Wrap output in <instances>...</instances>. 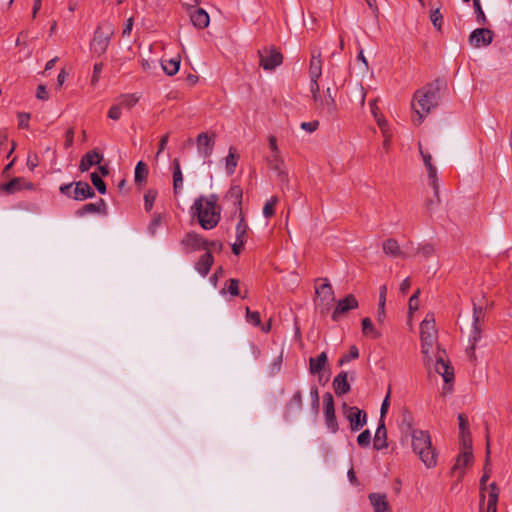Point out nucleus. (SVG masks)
I'll use <instances>...</instances> for the list:
<instances>
[{
  "label": "nucleus",
  "instance_id": "f257e3e1",
  "mask_svg": "<svg viewBox=\"0 0 512 512\" xmlns=\"http://www.w3.org/2000/svg\"><path fill=\"white\" fill-rule=\"evenodd\" d=\"M221 211L222 209L218 205V196L216 194L199 196L190 208L191 216L205 230H211L219 224Z\"/></svg>",
  "mask_w": 512,
  "mask_h": 512
},
{
  "label": "nucleus",
  "instance_id": "f03ea898",
  "mask_svg": "<svg viewBox=\"0 0 512 512\" xmlns=\"http://www.w3.org/2000/svg\"><path fill=\"white\" fill-rule=\"evenodd\" d=\"M439 90L440 81L436 80L415 92L411 105L413 111L417 115V119H414V122L417 125H420L431 109L437 106Z\"/></svg>",
  "mask_w": 512,
  "mask_h": 512
},
{
  "label": "nucleus",
  "instance_id": "7ed1b4c3",
  "mask_svg": "<svg viewBox=\"0 0 512 512\" xmlns=\"http://www.w3.org/2000/svg\"><path fill=\"white\" fill-rule=\"evenodd\" d=\"M411 441L413 452L430 469L437 465V452L432 445L431 437L428 431L412 430Z\"/></svg>",
  "mask_w": 512,
  "mask_h": 512
},
{
  "label": "nucleus",
  "instance_id": "20e7f679",
  "mask_svg": "<svg viewBox=\"0 0 512 512\" xmlns=\"http://www.w3.org/2000/svg\"><path fill=\"white\" fill-rule=\"evenodd\" d=\"M421 352L428 362L432 361L434 344L437 341V330L433 315L427 314L420 324Z\"/></svg>",
  "mask_w": 512,
  "mask_h": 512
},
{
  "label": "nucleus",
  "instance_id": "39448f33",
  "mask_svg": "<svg viewBox=\"0 0 512 512\" xmlns=\"http://www.w3.org/2000/svg\"><path fill=\"white\" fill-rule=\"evenodd\" d=\"M113 34L114 26L108 21L101 22L96 28L91 40V52L98 56L103 55L109 47Z\"/></svg>",
  "mask_w": 512,
  "mask_h": 512
},
{
  "label": "nucleus",
  "instance_id": "423d86ee",
  "mask_svg": "<svg viewBox=\"0 0 512 512\" xmlns=\"http://www.w3.org/2000/svg\"><path fill=\"white\" fill-rule=\"evenodd\" d=\"M315 288L316 299L315 307L321 314H326L330 311L333 303L335 302L334 291L331 284L327 279Z\"/></svg>",
  "mask_w": 512,
  "mask_h": 512
},
{
  "label": "nucleus",
  "instance_id": "0eeeda50",
  "mask_svg": "<svg viewBox=\"0 0 512 512\" xmlns=\"http://www.w3.org/2000/svg\"><path fill=\"white\" fill-rule=\"evenodd\" d=\"M324 401V419L325 424L328 430L335 434L337 433L339 427L338 422L335 415V407H334V399L330 392H326L323 395Z\"/></svg>",
  "mask_w": 512,
  "mask_h": 512
},
{
  "label": "nucleus",
  "instance_id": "6e6552de",
  "mask_svg": "<svg viewBox=\"0 0 512 512\" xmlns=\"http://www.w3.org/2000/svg\"><path fill=\"white\" fill-rule=\"evenodd\" d=\"M484 322V311L482 307L473 306V322L469 335V344H477L482 337V324Z\"/></svg>",
  "mask_w": 512,
  "mask_h": 512
},
{
  "label": "nucleus",
  "instance_id": "1a4fd4ad",
  "mask_svg": "<svg viewBox=\"0 0 512 512\" xmlns=\"http://www.w3.org/2000/svg\"><path fill=\"white\" fill-rule=\"evenodd\" d=\"M186 252L208 249V240L194 231L188 232L181 240Z\"/></svg>",
  "mask_w": 512,
  "mask_h": 512
},
{
  "label": "nucleus",
  "instance_id": "9d476101",
  "mask_svg": "<svg viewBox=\"0 0 512 512\" xmlns=\"http://www.w3.org/2000/svg\"><path fill=\"white\" fill-rule=\"evenodd\" d=\"M260 66L264 70H273L282 63L283 57L276 49L259 51Z\"/></svg>",
  "mask_w": 512,
  "mask_h": 512
},
{
  "label": "nucleus",
  "instance_id": "9b49d317",
  "mask_svg": "<svg viewBox=\"0 0 512 512\" xmlns=\"http://www.w3.org/2000/svg\"><path fill=\"white\" fill-rule=\"evenodd\" d=\"M196 143L199 155L206 159L213 153L215 146V135H209L206 132H202L197 136Z\"/></svg>",
  "mask_w": 512,
  "mask_h": 512
},
{
  "label": "nucleus",
  "instance_id": "f8f14e48",
  "mask_svg": "<svg viewBox=\"0 0 512 512\" xmlns=\"http://www.w3.org/2000/svg\"><path fill=\"white\" fill-rule=\"evenodd\" d=\"M267 164L271 170L277 173L281 183H288V173L280 152L270 153V155L267 156Z\"/></svg>",
  "mask_w": 512,
  "mask_h": 512
},
{
  "label": "nucleus",
  "instance_id": "ddd939ff",
  "mask_svg": "<svg viewBox=\"0 0 512 512\" xmlns=\"http://www.w3.org/2000/svg\"><path fill=\"white\" fill-rule=\"evenodd\" d=\"M344 408L346 409L345 414H346L347 419L350 422L351 430L352 431L360 430L366 424V421H367L366 413L355 406L348 407L345 404Z\"/></svg>",
  "mask_w": 512,
  "mask_h": 512
},
{
  "label": "nucleus",
  "instance_id": "4468645a",
  "mask_svg": "<svg viewBox=\"0 0 512 512\" xmlns=\"http://www.w3.org/2000/svg\"><path fill=\"white\" fill-rule=\"evenodd\" d=\"M493 40V32L487 28H477L469 36V44L474 48L488 46Z\"/></svg>",
  "mask_w": 512,
  "mask_h": 512
},
{
  "label": "nucleus",
  "instance_id": "2eb2a0df",
  "mask_svg": "<svg viewBox=\"0 0 512 512\" xmlns=\"http://www.w3.org/2000/svg\"><path fill=\"white\" fill-rule=\"evenodd\" d=\"M357 307V299L352 294H350L346 296L344 299L339 300L337 302V305L332 313V319L334 321H337L342 314L347 313L350 310L356 309Z\"/></svg>",
  "mask_w": 512,
  "mask_h": 512
},
{
  "label": "nucleus",
  "instance_id": "dca6fc26",
  "mask_svg": "<svg viewBox=\"0 0 512 512\" xmlns=\"http://www.w3.org/2000/svg\"><path fill=\"white\" fill-rule=\"evenodd\" d=\"M303 406V396L300 390L295 391L293 396L285 405L284 418L288 419L293 415L299 414Z\"/></svg>",
  "mask_w": 512,
  "mask_h": 512
},
{
  "label": "nucleus",
  "instance_id": "f3484780",
  "mask_svg": "<svg viewBox=\"0 0 512 512\" xmlns=\"http://www.w3.org/2000/svg\"><path fill=\"white\" fill-rule=\"evenodd\" d=\"M435 370L443 377L446 383L454 378L453 368L449 364V361L445 360L440 353L436 356Z\"/></svg>",
  "mask_w": 512,
  "mask_h": 512
},
{
  "label": "nucleus",
  "instance_id": "a211bd4d",
  "mask_svg": "<svg viewBox=\"0 0 512 512\" xmlns=\"http://www.w3.org/2000/svg\"><path fill=\"white\" fill-rule=\"evenodd\" d=\"M103 160V155L97 150H91L82 156L79 164L81 172L88 171L92 166L99 164Z\"/></svg>",
  "mask_w": 512,
  "mask_h": 512
},
{
  "label": "nucleus",
  "instance_id": "6ab92c4d",
  "mask_svg": "<svg viewBox=\"0 0 512 512\" xmlns=\"http://www.w3.org/2000/svg\"><path fill=\"white\" fill-rule=\"evenodd\" d=\"M95 196V192L92 187L84 181L75 182L73 190V199L77 201H83L88 198Z\"/></svg>",
  "mask_w": 512,
  "mask_h": 512
},
{
  "label": "nucleus",
  "instance_id": "aec40b11",
  "mask_svg": "<svg viewBox=\"0 0 512 512\" xmlns=\"http://www.w3.org/2000/svg\"><path fill=\"white\" fill-rule=\"evenodd\" d=\"M192 24L198 29L206 28L210 23V17L203 8H196L190 12Z\"/></svg>",
  "mask_w": 512,
  "mask_h": 512
},
{
  "label": "nucleus",
  "instance_id": "412c9836",
  "mask_svg": "<svg viewBox=\"0 0 512 512\" xmlns=\"http://www.w3.org/2000/svg\"><path fill=\"white\" fill-rule=\"evenodd\" d=\"M93 213H101L104 215L107 214V205L102 198H100L95 203L85 204L81 209H79L76 212V214L78 216H84L86 214H93Z\"/></svg>",
  "mask_w": 512,
  "mask_h": 512
},
{
  "label": "nucleus",
  "instance_id": "4be33fe9",
  "mask_svg": "<svg viewBox=\"0 0 512 512\" xmlns=\"http://www.w3.org/2000/svg\"><path fill=\"white\" fill-rule=\"evenodd\" d=\"M213 262L214 258L212 256V252L211 250H207L195 264V269L201 276L205 277L208 275Z\"/></svg>",
  "mask_w": 512,
  "mask_h": 512
},
{
  "label": "nucleus",
  "instance_id": "5701e85b",
  "mask_svg": "<svg viewBox=\"0 0 512 512\" xmlns=\"http://www.w3.org/2000/svg\"><path fill=\"white\" fill-rule=\"evenodd\" d=\"M333 388H334V391L336 393V395L338 396H342L344 394H347L350 389H351V386L350 384L348 383V380H347V372L345 371H341L333 380Z\"/></svg>",
  "mask_w": 512,
  "mask_h": 512
},
{
  "label": "nucleus",
  "instance_id": "b1692460",
  "mask_svg": "<svg viewBox=\"0 0 512 512\" xmlns=\"http://www.w3.org/2000/svg\"><path fill=\"white\" fill-rule=\"evenodd\" d=\"M374 448L376 450H382L388 446L387 444V431L384 420L379 421V425L374 435Z\"/></svg>",
  "mask_w": 512,
  "mask_h": 512
},
{
  "label": "nucleus",
  "instance_id": "393cba45",
  "mask_svg": "<svg viewBox=\"0 0 512 512\" xmlns=\"http://www.w3.org/2000/svg\"><path fill=\"white\" fill-rule=\"evenodd\" d=\"M369 500L373 506L374 512H390L389 504L385 494L371 493L369 495Z\"/></svg>",
  "mask_w": 512,
  "mask_h": 512
},
{
  "label": "nucleus",
  "instance_id": "a878e982",
  "mask_svg": "<svg viewBox=\"0 0 512 512\" xmlns=\"http://www.w3.org/2000/svg\"><path fill=\"white\" fill-rule=\"evenodd\" d=\"M328 356L326 352L320 353L317 357L309 359V372L313 375L319 374L327 365Z\"/></svg>",
  "mask_w": 512,
  "mask_h": 512
},
{
  "label": "nucleus",
  "instance_id": "bb28decb",
  "mask_svg": "<svg viewBox=\"0 0 512 512\" xmlns=\"http://www.w3.org/2000/svg\"><path fill=\"white\" fill-rule=\"evenodd\" d=\"M322 75V61L320 52H313L309 66L310 79H319Z\"/></svg>",
  "mask_w": 512,
  "mask_h": 512
},
{
  "label": "nucleus",
  "instance_id": "cd10ccee",
  "mask_svg": "<svg viewBox=\"0 0 512 512\" xmlns=\"http://www.w3.org/2000/svg\"><path fill=\"white\" fill-rule=\"evenodd\" d=\"M183 187V174L179 160L176 158L173 160V189L174 193L177 194Z\"/></svg>",
  "mask_w": 512,
  "mask_h": 512
},
{
  "label": "nucleus",
  "instance_id": "c85d7f7f",
  "mask_svg": "<svg viewBox=\"0 0 512 512\" xmlns=\"http://www.w3.org/2000/svg\"><path fill=\"white\" fill-rule=\"evenodd\" d=\"M161 66L163 71L169 75L173 76L179 71L180 67V58L179 57H173L170 59H162Z\"/></svg>",
  "mask_w": 512,
  "mask_h": 512
},
{
  "label": "nucleus",
  "instance_id": "c756f323",
  "mask_svg": "<svg viewBox=\"0 0 512 512\" xmlns=\"http://www.w3.org/2000/svg\"><path fill=\"white\" fill-rule=\"evenodd\" d=\"M239 155L234 147L229 148L228 155L225 157V169L228 175H232L237 167Z\"/></svg>",
  "mask_w": 512,
  "mask_h": 512
},
{
  "label": "nucleus",
  "instance_id": "7c9ffc66",
  "mask_svg": "<svg viewBox=\"0 0 512 512\" xmlns=\"http://www.w3.org/2000/svg\"><path fill=\"white\" fill-rule=\"evenodd\" d=\"M361 325L364 336L371 339H378L381 336V333L375 328L370 318L362 319Z\"/></svg>",
  "mask_w": 512,
  "mask_h": 512
},
{
  "label": "nucleus",
  "instance_id": "2f4dec72",
  "mask_svg": "<svg viewBox=\"0 0 512 512\" xmlns=\"http://www.w3.org/2000/svg\"><path fill=\"white\" fill-rule=\"evenodd\" d=\"M140 97L133 94H121L116 100L117 104L120 105L121 108L131 109L133 108L139 101Z\"/></svg>",
  "mask_w": 512,
  "mask_h": 512
},
{
  "label": "nucleus",
  "instance_id": "473e14b6",
  "mask_svg": "<svg viewBox=\"0 0 512 512\" xmlns=\"http://www.w3.org/2000/svg\"><path fill=\"white\" fill-rule=\"evenodd\" d=\"M383 251L385 254L390 255L392 257H399L403 255L398 242L392 238L384 241Z\"/></svg>",
  "mask_w": 512,
  "mask_h": 512
},
{
  "label": "nucleus",
  "instance_id": "72a5a7b5",
  "mask_svg": "<svg viewBox=\"0 0 512 512\" xmlns=\"http://www.w3.org/2000/svg\"><path fill=\"white\" fill-rule=\"evenodd\" d=\"M248 225L240 212V218L236 225V241L246 243L247 241Z\"/></svg>",
  "mask_w": 512,
  "mask_h": 512
},
{
  "label": "nucleus",
  "instance_id": "f704fd0d",
  "mask_svg": "<svg viewBox=\"0 0 512 512\" xmlns=\"http://www.w3.org/2000/svg\"><path fill=\"white\" fill-rule=\"evenodd\" d=\"M24 179L20 177L13 178L9 182L3 184L1 189L5 192L12 194L17 191H20L24 187Z\"/></svg>",
  "mask_w": 512,
  "mask_h": 512
},
{
  "label": "nucleus",
  "instance_id": "c9c22d12",
  "mask_svg": "<svg viewBox=\"0 0 512 512\" xmlns=\"http://www.w3.org/2000/svg\"><path fill=\"white\" fill-rule=\"evenodd\" d=\"M147 176H148L147 165L144 162L139 161L135 167V174H134L135 183L141 184V183L145 182L147 179Z\"/></svg>",
  "mask_w": 512,
  "mask_h": 512
},
{
  "label": "nucleus",
  "instance_id": "e433bc0d",
  "mask_svg": "<svg viewBox=\"0 0 512 512\" xmlns=\"http://www.w3.org/2000/svg\"><path fill=\"white\" fill-rule=\"evenodd\" d=\"M243 191L239 185H233L230 187L226 197L234 202L237 208H240Z\"/></svg>",
  "mask_w": 512,
  "mask_h": 512
},
{
  "label": "nucleus",
  "instance_id": "4c0bfd02",
  "mask_svg": "<svg viewBox=\"0 0 512 512\" xmlns=\"http://www.w3.org/2000/svg\"><path fill=\"white\" fill-rule=\"evenodd\" d=\"M473 458L472 451L462 452L457 457L456 463L453 467L454 470L464 468L467 466Z\"/></svg>",
  "mask_w": 512,
  "mask_h": 512
},
{
  "label": "nucleus",
  "instance_id": "58836bf2",
  "mask_svg": "<svg viewBox=\"0 0 512 512\" xmlns=\"http://www.w3.org/2000/svg\"><path fill=\"white\" fill-rule=\"evenodd\" d=\"M278 202V198L276 196L271 197L267 202L265 203L263 207V215L265 218H269L274 215L275 213V206Z\"/></svg>",
  "mask_w": 512,
  "mask_h": 512
},
{
  "label": "nucleus",
  "instance_id": "ea45409f",
  "mask_svg": "<svg viewBox=\"0 0 512 512\" xmlns=\"http://www.w3.org/2000/svg\"><path fill=\"white\" fill-rule=\"evenodd\" d=\"M324 104H325V107L327 108V111L329 114H333L336 111V101H335V98L331 94L330 88H327V90H326Z\"/></svg>",
  "mask_w": 512,
  "mask_h": 512
},
{
  "label": "nucleus",
  "instance_id": "a19ab883",
  "mask_svg": "<svg viewBox=\"0 0 512 512\" xmlns=\"http://www.w3.org/2000/svg\"><path fill=\"white\" fill-rule=\"evenodd\" d=\"M156 197H157V192L155 190H148L145 193L144 207L147 212H149L153 208Z\"/></svg>",
  "mask_w": 512,
  "mask_h": 512
},
{
  "label": "nucleus",
  "instance_id": "79ce46f5",
  "mask_svg": "<svg viewBox=\"0 0 512 512\" xmlns=\"http://www.w3.org/2000/svg\"><path fill=\"white\" fill-rule=\"evenodd\" d=\"M91 182L100 194L106 193V184L96 172L91 174Z\"/></svg>",
  "mask_w": 512,
  "mask_h": 512
},
{
  "label": "nucleus",
  "instance_id": "37998d69",
  "mask_svg": "<svg viewBox=\"0 0 512 512\" xmlns=\"http://www.w3.org/2000/svg\"><path fill=\"white\" fill-rule=\"evenodd\" d=\"M473 7L476 14V19L479 24H485L487 22L485 13L481 7L480 0H473Z\"/></svg>",
  "mask_w": 512,
  "mask_h": 512
},
{
  "label": "nucleus",
  "instance_id": "c03bdc74",
  "mask_svg": "<svg viewBox=\"0 0 512 512\" xmlns=\"http://www.w3.org/2000/svg\"><path fill=\"white\" fill-rule=\"evenodd\" d=\"M246 320L254 326H260L261 324L259 312L251 311L248 307L246 308Z\"/></svg>",
  "mask_w": 512,
  "mask_h": 512
},
{
  "label": "nucleus",
  "instance_id": "a18cd8bd",
  "mask_svg": "<svg viewBox=\"0 0 512 512\" xmlns=\"http://www.w3.org/2000/svg\"><path fill=\"white\" fill-rule=\"evenodd\" d=\"M462 452L472 451V439L470 433L460 434Z\"/></svg>",
  "mask_w": 512,
  "mask_h": 512
},
{
  "label": "nucleus",
  "instance_id": "49530a36",
  "mask_svg": "<svg viewBox=\"0 0 512 512\" xmlns=\"http://www.w3.org/2000/svg\"><path fill=\"white\" fill-rule=\"evenodd\" d=\"M442 14L440 13L439 9L431 10L430 12V20L433 24V26L440 30L442 26Z\"/></svg>",
  "mask_w": 512,
  "mask_h": 512
},
{
  "label": "nucleus",
  "instance_id": "de8ad7c7",
  "mask_svg": "<svg viewBox=\"0 0 512 512\" xmlns=\"http://www.w3.org/2000/svg\"><path fill=\"white\" fill-rule=\"evenodd\" d=\"M371 442V433L369 430H364L357 437V443L361 447H367Z\"/></svg>",
  "mask_w": 512,
  "mask_h": 512
},
{
  "label": "nucleus",
  "instance_id": "09e8293b",
  "mask_svg": "<svg viewBox=\"0 0 512 512\" xmlns=\"http://www.w3.org/2000/svg\"><path fill=\"white\" fill-rule=\"evenodd\" d=\"M412 416L410 414L409 411L405 410L403 411V414H402V423H401V428L404 430L406 429V431H412L414 430L412 428Z\"/></svg>",
  "mask_w": 512,
  "mask_h": 512
},
{
  "label": "nucleus",
  "instance_id": "8fccbe9b",
  "mask_svg": "<svg viewBox=\"0 0 512 512\" xmlns=\"http://www.w3.org/2000/svg\"><path fill=\"white\" fill-rule=\"evenodd\" d=\"M359 357V350L356 346H351L349 353L347 355H344L340 359V364L348 363L349 361L356 359Z\"/></svg>",
  "mask_w": 512,
  "mask_h": 512
},
{
  "label": "nucleus",
  "instance_id": "3c124183",
  "mask_svg": "<svg viewBox=\"0 0 512 512\" xmlns=\"http://www.w3.org/2000/svg\"><path fill=\"white\" fill-rule=\"evenodd\" d=\"M227 291L232 296H239L240 295L239 281L237 279H234V278L229 279L228 280V285H227Z\"/></svg>",
  "mask_w": 512,
  "mask_h": 512
},
{
  "label": "nucleus",
  "instance_id": "603ef678",
  "mask_svg": "<svg viewBox=\"0 0 512 512\" xmlns=\"http://www.w3.org/2000/svg\"><path fill=\"white\" fill-rule=\"evenodd\" d=\"M419 294H420V290L418 289L414 292V294L409 299L408 307H409L410 313H413L419 307Z\"/></svg>",
  "mask_w": 512,
  "mask_h": 512
},
{
  "label": "nucleus",
  "instance_id": "864d4df0",
  "mask_svg": "<svg viewBox=\"0 0 512 512\" xmlns=\"http://www.w3.org/2000/svg\"><path fill=\"white\" fill-rule=\"evenodd\" d=\"M18 117V126L22 129H27L29 127L30 114L25 112H20L17 115Z\"/></svg>",
  "mask_w": 512,
  "mask_h": 512
},
{
  "label": "nucleus",
  "instance_id": "5fc2aeb1",
  "mask_svg": "<svg viewBox=\"0 0 512 512\" xmlns=\"http://www.w3.org/2000/svg\"><path fill=\"white\" fill-rule=\"evenodd\" d=\"M102 70H103V63H95L94 64L93 75L91 78L92 85H95L99 81Z\"/></svg>",
  "mask_w": 512,
  "mask_h": 512
},
{
  "label": "nucleus",
  "instance_id": "6e6d98bb",
  "mask_svg": "<svg viewBox=\"0 0 512 512\" xmlns=\"http://www.w3.org/2000/svg\"><path fill=\"white\" fill-rule=\"evenodd\" d=\"M428 184L432 187V189L434 191V197L436 199V202L439 203L440 196H439V179H438V177L428 179Z\"/></svg>",
  "mask_w": 512,
  "mask_h": 512
},
{
  "label": "nucleus",
  "instance_id": "4d7b16f0",
  "mask_svg": "<svg viewBox=\"0 0 512 512\" xmlns=\"http://www.w3.org/2000/svg\"><path fill=\"white\" fill-rule=\"evenodd\" d=\"M108 117L112 120H119L121 117V107L118 104H115L110 107L108 111Z\"/></svg>",
  "mask_w": 512,
  "mask_h": 512
},
{
  "label": "nucleus",
  "instance_id": "13d9d810",
  "mask_svg": "<svg viewBox=\"0 0 512 512\" xmlns=\"http://www.w3.org/2000/svg\"><path fill=\"white\" fill-rule=\"evenodd\" d=\"M75 185V183H68V184H63L60 186V192L69 197V198H72L73 199V186Z\"/></svg>",
  "mask_w": 512,
  "mask_h": 512
},
{
  "label": "nucleus",
  "instance_id": "bf43d9fd",
  "mask_svg": "<svg viewBox=\"0 0 512 512\" xmlns=\"http://www.w3.org/2000/svg\"><path fill=\"white\" fill-rule=\"evenodd\" d=\"M319 126V122L318 121H311V122H302L301 123V128L305 131H307L308 133H312L314 132Z\"/></svg>",
  "mask_w": 512,
  "mask_h": 512
},
{
  "label": "nucleus",
  "instance_id": "052dcab7",
  "mask_svg": "<svg viewBox=\"0 0 512 512\" xmlns=\"http://www.w3.org/2000/svg\"><path fill=\"white\" fill-rule=\"evenodd\" d=\"M310 396L312 400V406L317 409L319 406V392L316 386L311 387Z\"/></svg>",
  "mask_w": 512,
  "mask_h": 512
},
{
  "label": "nucleus",
  "instance_id": "680f3d73",
  "mask_svg": "<svg viewBox=\"0 0 512 512\" xmlns=\"http://www.w3.org/2000/svg\"><path fill=\"white\" fill-rule=\"evenodd\" d=\"M460 434L469 433L468 422L463 414L458 415Z\"/></svg>",
  "mask_w": 512,
  "mask_h": 512
},
{
  "label": "nucleus",
  "instance_id": "e2e57ef3",
  "mask_svg": "<svg viewBox=\"0 0 512 512\" xmlns=\"http://www.w3.org/2000/svg\"><path fill=\"white\" fill-rule=\"evenodd\" d=\"M386 294H387V286L382 285L379 288V306L380 308H384L386 304Z\"/></svg>",
  "mask_w": 512,
  "mask_h": 512
},
{
  "label": "nucleus",
  "instance_id": "0e129e2a",
  "mask_svg": "<svg viewBox=\"0 0 512 512\" xmlns=\"http://www.w3.org/2000/svg\"><path fill=\"white\" fill-rule=\"evenodd\" d=\"M419 152H420V155H421V157L423 159V162H424V165H425L426 168L429 167V164H433L432 163V156H431V154L428 153V152H424L422 150V146H421L420 143H419Z\"/></svg>",
  "mask_w": 512,
  "mask_h": 512
},
{
  "label": "nucleus",
  "instance_id": "69168bd1",
  "mask_svg": "<svg viewBox=\"0 0 512 512\" xmlns=\"http://www.w3.org/2000/svg\"><path fill=\"white\" fill-rule=\"evenodd\" d=\"M36 97L40 100L48 99V91L44 85H39L36 91Z\"/></svg>",
  "mask_w": 512,
  "mask_h": 512
},
{
  "label": "nucleus",
  "instance_id": "338daca9",
  "mask_svg": "<svg viewBox=\"0 0 512 512\" xmlns=\"http://www.w3.org/2000/svg\"><path fill=\"white\" fill-rule=\"evenodd\" d=\"M281 364H282V357L279 356L278 358H276L274 360V362L272 363L271 365V369H270V374L271 375H274L276 373H278L280 371V368H281Z\"/></svg>",
  "mask_w": 512,
  "mask_h": 512
},
{
  "label": "nucleus",
  "instance_id": "774afa93",
  "mask_svg": "<svg viewBox=\"0 0 512 512\" xmlns=\"http://www.w3.org/2000/svg\"><path fill=\"white\" fill-rule=\"evenodd\" d=\"M133 23H134V20H133L132 17L127 19V21L125 23V26H124V28L122 30V36L125 37V36H129L131 34Z\"/></svg>",
  "mask_w": 512,
  "mask_h": 512
}]
</instances>
